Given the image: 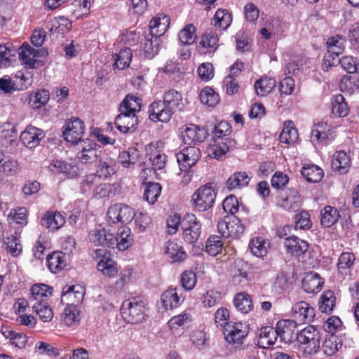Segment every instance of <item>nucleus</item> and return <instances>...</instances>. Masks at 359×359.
<instances>
[{"instance_id":"obj_1","label":"nucleus","mask_w":359,"mask_h":359,"mask_svg":"<svg viewBox=\"0 0 359 359\" xmlns=\"http://www.w3.org/2000/svg\"><path fill=\"white\" fill-rule=\"evenodd\" d=\"M231 133V126L227 121H220L215 126L212 137L207 149L210 157L219 159L229 151L228 136Z\"/></svg>"},{"instance_id":"obj_2","label":"nucleus","mask_w":359,"mask_h":359,"mask_svg":"<svg viewBox=\"0 0 359 359\" xmlns=\"http://www.w3.org/2000/svg\"><path fill=\"white\" fill-rule=\"evenodd\" d=\"M225 340L231 348L239 354L243 353L248 346L244 344V341L249 334L248 326L241 322H234L223 330Z\"/></svg>"},{"instance_id":"obj_3","label":"nucleus","mask_w":359,"mask_h":359,"mask_svg":"<svg viewBox=\"0 0 359 359\" xmlns=\"http://www.w3.org/2000/svg\"><path fill=\"white\" fill-rule=\"evenodd\" d=\"M296 340L303 349L304 353L313 355L320 348L321 335L319 330L309 325L297 333Z\"/></svg>"},{"instance_id":"obj_4","label":"nucleus","mask_w":359,"mask_h":359,"mask_svg":"<svg viewBox=\"0 0 359 359\" xmlns=\"http://www.w3.org/2000/svg\"><path fill=\"white\" fill-rule=\"evenodd\" d=\"M121 313L128 323H139L145 317V303L142 299L136 297L126 299L121 305Z\"/></svg>"},{"instance_id":"obj_5","label":"nucleus","mask_w":359,"mask_h":359,"mask_svg":"<svg viewBox=\"0 0 359 359\" xmlns=\"http://www.w3.org/2000/svg\"><path fill=\"white\" fill-rule=\"evenodd\" d=\"M217 193L210 184L198 189L192 195L191 202L194 210L205 212L211 208L215 201Z\"/></svg>"},{"instance_id":"obj_6","label":"nucleus","mask_w":359,"mask_h":359,"mask_svg":"<svg viewBox=\"0 0 359 359\" xmlns=\"http://www.w3.org/2000/svg\"><path fill=\"white\" fill-rule=\"evenodd\" d=\"M218 232L224 238H239L245 232V226L236 216H226L217 222Z\"/></svg>"},{"instance_id":"obj_7","label":"nucleus","mask_w":359,"mask_h":359,"mask_svg":"<svg viewBox=\"0 0 359 359\" xmlns=\"http://www.w3.org/2000/svg\"><path fill=\"white\" fill-rule=\"evenodd\" d=\"M181 229L184 241L189 244L196 243L202 233V225L200 220L192 213H187L184 215Z\"/></svg>"},{"instance_id":"obj_8","label":"nucleus","mask_w":359,"mask_h":359,"mask_svg":"<svg viewBox=\"0 0 359 359\" xmlns=\"http://www.w3.org/2000/svg\"><path fill=\"white\" fill-rule=\"evenodd\" d=\"M146 155L154 170L163 169L167 163V155L164 153V142L153 141L145 147Z\"/></svg>"},{"instance_id":"obj_9","label":"nucleus","mask_w":359,"mask_h":359,"mask_svg":"<svg viewBox=\"0 0 359 359\" xmlns=\"http://www.w3.org/2000/svg\"><path fill=\"white\" fill-rule=\"evenodd\" d=\"M135 216L134 209L123 203H115L111 205L107 212V222L109 224L116 223H130Z\"/></svg>"},{"instance_id":"obj_10","label":"nucleus","mask_w":359,"mask_h":359,"mask_svg":"<svg viewBox=\"0 0 359 359\" xmlns=\"http://www.w3.org/2000/svg\"><path fill=\"white\" fill-rule=\"evenodd\" d=\"M175 156L180 170L186 172L198 161L201 157V152L196 146H188L177 152Z\"/></svg>"},{"instance_id":"obj_11","label":"nucleus","mask_w":359,"mask_h":359,"mask_svg":"<svg viewBox=\"0 0 359 359\" xmlns=\"http://www.w3.org/2000/svg\"><path fill=\"white\" fill-rule=\"evenodd\" d=\"M278 205L288 212H296L302 205V198L299 191L290 188L278 196Z\"/></svg>"},{"instance_id":"obj_12","label":"nucleus","mask_w":359,"mask_h":359,"mask_svg":"<svg viewBox=\"0 0 359 359\" xmlns=\"http://www.w3.org/2000/svg\"><path fill=\"white\" fill-rule=\"evenodd\" d=\"M85 133L84 123L79 118L72 117L66 122L63 137L72 144H77L82 140Z\"/></svg>"},{"instance_id":"obj_13","label":"nucleus","mask_w":359,"mask_h":359,"mask_svg":"<svg viewBox=\"0 0 359 359\" xmlns=\"http://www.w3.org/2000/svg\"><path fill=\"white\" fill-rule=\"evenodd\" d=\"M97 163V173L100 178H107L117 171V163L114 158L109 156L107 150H100Z\"/></svg>"},{"instance_id":"obj_14","label":"nucleus","mask_w":359,"mask_h":359,"mask_svg":"<svg viewBox=\"0 0 359 359\" xmlns=\"http://www.w3.org/2000/svg\"><path fill=\"white\" fill-rule=\"evenodd\" d=\"M294 320L299 323H309L313 321L316 310L306 301H299L292 307Z\"/></svg>"},{"instance_id":"obj_15","label":"nucleus","mask_w":359,"mask_h":359,"mask_svg":"<svg viewBox=\"0 0 359 359\" xmlns=\"http://www.w3.org/2000/svg\"><path fill=\"white\" fill-rule=\"evenodd\" d=\"M42 51L36 50L27 43H24L19 48V59L28 68L35 69L43 65L41 60L36 59Z\"/></svg>"},{"instance_id":"obj_16","label":"nucleus","mask_w":359,"mask_h":359,"mask_svg":"<svg viewBox=\"0 0 359 359\" xmlns=\"http://www.w3.org/2000/svg\"><path fill=\"white\" fill-rule=\"evenodd\" d=\"M85 290L80 285L65 286L62 292L61 302L68 306H75L81 304L84 298Z\"/></svg>"},{"instance_id":"obj_17","label":"nucleus","mask_w":359,"mask_h":359,"mask_svg":"<svg viewBox=\"0 0 359 359\" xmlns=\"http://www.w3.org/2000/svg\"><path fill=\"white\" fill-rule=\"evenodd\" d=\"M297 323L291 319L279 320L276 325L278 337L281 341L290 343L296 339Z\"/></svg>"},{"instance_id":"obj_18","label":"nucleus","mask_w":359,"mask_h":359,"mask_svg":"<svg viewBox=\"0 0 359 359\" xmlns=\"http://www.w3.org/2000/svg\"><path fill=\"white\" fill-rule=\"evenodd\" d=\"M111 249H118L124 251L132 246L134 238L131 230L128 226H122L117 231L116 235L112 233Z\"/></svg>"},{"instance_id":"obj_19","label":"nucleus","mask_w":359,"mask_h":359,"mask_svg":"<svg viewBox=\"0 0 359 359\" xmlns=\"http://www.w3.org/2000/svg\"><path fill=\"white\" fill-rule=\"evenodd\" d=\"M219 46L217 34L210 31L202 34L196 48L201 55H211L217 50Z\"/></svg>"},{"instance_id":"obj_20","label":"nucleus","mask_w":359,"mask_h":359,"mask_svg":"<svg viewBox=\"0 0 359 359\" xmlns=\"http://www.w3.org/2000/svg\"><path fill=\"white\" fill-rule=\"evenodd\" d=\"M149 118L153 122H168L172 116L171 111L162 100L154 101L148 108Z\"/></svg>"},{"instance_id":"obj_21","label":"nucleus","mask_w":359,"mask_h":359,"mask_svg":"<svg viewBox=\"0 0 359 359\" xmlns=\"http://www.w3.org/2000/svg\"><path fill=\"white\" fill-rule=\"evenodd\" d=\"M138 122V117L136 114L120 111L115 118L114 124L120 133L127 134L132 133L135 130Z\"/></svg>"},{"instance_id":"obj_22","label":"nucleus","mask_w":359,"mask_h":359,"mask_svg":"<svg viewBox=\"0 0 359 359\" xmlns=\"http://www.w3.org/2000/svg\"><path fill=\"white\" fill-rule=\"evenodd\" d=\"M208 131L195 124H189L182 133V137L185 144L192 146L196 143L203 142L208 137Z\"/></svg>"},{"instance_id":"obj_23","label":"nucleus","mask_w":359,"mask_h":359,"mask_svg":"<svg viewBox=\"0 0 359 359\" xmlns=\"http://www.w3.org/2000/svg\"><path fill=\"white\" fill-rule=\"evenodd\" d=\"M133 273V269L130 267H126L122 269L118 274V279L114 283L104 287L107 293L114 295L122 292L126 285L131 281Z\"/></svg>"},{"instance_id":"obj_24","label":"nucleus","mask_w":359,"mask_h":359,"mask_svg":"<svg viewBox=\"0 0 359 359\" xmlns=\"http://www.w3.org/2000/svg\"><path fill=\"white\" fill-rule=\"evenodd\" d=\"M162 101L172 114L176 111H183L185 107L182 95L175 89L165 91L163 93Z\"/></svg>"},{"instance_id":"obj_25","label":"nucleus","mask_w":359,"mask_h":359,"mask_svg":"<svg viewBox=\"0 0 359 359\" xmlns=\"http://www.w3.org/2000/svg\"><path fill=\"white\" fill-rule=\"evenodd\" d=\"M44 137L45 135L42 130L32 126H28L21 133L20 140L27 147L32 149L37 147Z\"/></svg>"},{"instance_id":"obj_26","label":"nucleus","mask_w":359,"mask_h":359,"mask_svg":"<svg viewBox=\"0 0 359 359\" xmlns=\"http://www.w3.org/2000/svg\"><path fill=\"white\" fill-rule=\"evenodd\" d=\"M164 252L172 262H182L187 257L182 242L176 239L170 240L165 243Z\"/></svg>"},{"instance_id":"obj_27","label":"nucleus","mask_w":359,"mask_h":359,"mask_svg":"<svg viewBox=\"0 0 359 359\" xmlns=\"http://www.w3.org/2000/svg\"><path fill=\"white\" fill-rule=\"evenodd\" d=\"M65 217L57 211H47L41 219V224L49 231H55L65 225Z\"/></svg>"},{"instance_id":"obj_28","label":"nucleus","mask_w":359,"mask_h":359,"mask_svg":"<svg viewBox=\"0 0 359 359\" xmlns=\"http://www.w3.org/2000/svg\"><path fill=\"white\" fill-rule=\"evenodd\" d=\"M185 297L182 294H179L177 289L168 288L161 296V302L165 309L172 310L179 307L184 301Z\"/></svg>"},{"instance_id":"obj_29","label":"nucleus","mask_w":359,"mask_h":359,"mask_svg":"<svg viewBox=\"0 0 359 359\" xmlns=\"http://www.w3.org/2000/svg\"><path fill=\"white\" fill-rule=\"evenodd\" d=\"M284 245L287 252L297 257L303 255L309 249V243L296 236L286 238Z\"/></svg>"},{"instance_id":"obj_30","label":"nucleus","mask_w":359,"mask_h":359,"mask_svg":"<svg viewBox=\"0 0 359 359\" xmlns=\"http://www.w3.org/2000/svg\"><path fill=\"white\" fill-rule=\"evenodd\" d=\"M112 233L101 226L91 230L88 233L90 242L95 246H107L111 248Z\"/></svg>"},{"instance_id":"obj_31","label":"nucleus","mask_w":359,"mask_h":359,"mask_svg":"<svg viewBox=\"0 0 359 359\" xmlns=\"http://www.w3.org/2000/svg\"><path fill=\"white\" fill-rule=\"evenodd\" d=\"M351 165L350 156L344 151H337L332 156L331 166L334 172L346 174Z\"/></svg>"},{"instance_id":"obj_32","label":"nucleus","mask_w":359,"mask_h":359,"mask_svg":"<svg viewBox=\"0 0 359 359\" xmlns=\"http://www.w3.org/2000/svg\"><path fill=\"white\" fill-rule=\"evenodd\" d=\"M48 168L53 173L63 174L68 178H73L77 175L76 167L62 160H53Z\"/></svg>"},{"instance_id":"obj_33","label":"nucleus","mask_w":359,"mask_h":359,"mask_svg":"<svg viewBox=\"0 0 359 359\" xmlns=\"http://www.w3.org/2000/svg\"><path fill=\"white\" fill-rule=\"evenodd\" d=\"M323 284V279L318 273L309 272L304 277L302 287L306 293H317L321 290Z\"/></svg>"},{"instance_id":"obj_34","label":"nucleus","mask_w":359,"mask_h":359,"mask_svg":"<svg viewBox=\"0 0 359 359\" xmlns=\"http://www.w3.org/2000/svg\"><path fill=\"white\" fill-rule=\"evenodd\" d=\"M251 180V177L247 172L238 171L231 174L225 185L228 190L233 191L236 189H241L246 187Z\"/></svg>"},{"instance_id":"obj_35","label":"nucleus","mask_w":359,"mask_h":359,"mask_svg":"<svg viewBox=\"0 0 359 359\" xmlns=\"http://www.w3.org/2000/svg\"><path fill=\"white\" fill-rule=\"evenodd\" d=\"M355 260V257L353 252H344L340 255L337 266L339 273L344 278L351 276Z\"/></svg>"},{"instance_id":"obj_36","label":"nucleus","mask_w":359,"mask_h":359,"mask_svg":"<svg viewBox=\"0 0 359 359\" xmlns=\"http://www.w3.org/2000/svg\"><path fill=\"white\" fill-rule=\"evenodd\" d=\"M142 100L134 95L128 94L119 104V111L136 114L141 109Z\"/></svg>"},{"instance_id":"obj_37","label":"nucleus","mask_w":359,"mask_h":359,"mask_svg":"<svg viewBox=\"0 0 359 359\" xmlns=\"http://www.w3.org/2000/svg\"><path fill=\"white\" fill-rule=\"evenodd\" d=\"M29 301L34 303H46L52 295V287L46 284H35L30 290Z\"/></svg>"},{"instance_id":"obj_38","label":"nucleus","mask_w":359,"mask_h":359,"mask_svg":"<svg viewBox=\"0 0 359 359\" xmlns=\"http://www.w3.org/2000/svg\"><path fill=\"white\" fill-rule=\"evenodd\" d=\"M298 139L299 133L297 129L294 127L293 121L290 120L285 121L279 136L280 141L282 143L290 144L297 142Z\"/></svg>"},{"instance_id":"obj_39","label":"nucleus","mask_w":359,"mask_h":359,"mask_svg":"<svg viewBox=\"0 0 359 359\" xmlns=\"http://www.w3.org/2000/svg\"><path fill=\"white\" fill-rule=\"evenodd\" d=\"M336 300L333 291L330 290L324 291L319 298V311L323 313L331 314L336 306Z\"/></svg>"},{"instance_id":"obj_40","label":"nucleus","mask_w":359,"mask_h":359,"mask_svg":"<svg viewBox=\"0 0 359 359\" xmlns=\"http://www.w3.org/2000/svg\"><path fill=\"white\" fill-rule=\"evenodd\" d=\"M101 149H96V144L91 142L83 146L81 151L78 152L77 157L83 163H89L97 161Z\"/></svg>"},{"instance_id":"obj_41","label":"nucleus","mask_w":359,"mask_h":359,"mask_svg":"<svg viewBox=\"0 0 359 359\" xmlns=\"http://www.w3.org/2000/svg\"><path fill=\"white\" fill-rule=\"evenodd\" d=\"M342 339L340 335L330 334L322 346L324 353L327 356L334 355L342 346Z\"/></svg>"},{"instance_id":"obj_42","label":"nucleus","mask_w":359,"mask_h":359,"mask_svg":"<svg viewBox=\"0 0 359 359\" xmlns=\"http://www.w3.org/2000/svg\"><path fill=\"white\" fill-rule=\"evenodd\" d=\"M47 266L53 273L62 270L66 266V257L62 252H53L47 256Z\"/></svg>"},{"instance_id":"obj_43","label":"nucleus","mask_w":359,"mask_h":359,"mask_svg":"<svg viewBox=\"0 0 359 359\" xmlns=\"http://www.w3.org/2000/svg\"><path fill=\"white\" fill-rule=\"evenodd\" d=\"M332 113L338 117H345L348 115L350 109L344 97L337 94L332 98Z\"/></svg>"},{"instance_id":"obj_44","label":"nucleus","mask_w":359,"mask_h":359,"mask_svg":"<svg viewBox=\"0 0 359 359\" xmlns=\"http://www.w3.org/2000/svg\"><path fill=\"white\" fill-rule=\"evenodd\" d=\"M115 61L114 68L123 70L128 68L132 60L133 53L130 48H124L113 55Z\"/></svg>"},{"instance_id":"obj_45","label":"nucleus","mask_w":359,"mask_h":359,"mask_svg":"<svg viewBox=\"0 0 359 359\" xmlns=\"http://www.w3.org/2000/svg\"><path fill=\"white\" fill-rule=\"evenodd\" d=\"M269 246V243L262 236L253 238L249 243L250 252L257 257L266 256L268 252Z\"/></svg>"},{"instance_id":"obj_46","label":"nucleus","mask_w":359,"mask_h":359,"mask_svg":"<svg viewBox=\"0 0 359 359\" xmlns=\"http://www.w3.org/2000/svg\"><path fill=\"white\" fill-rule=\"evenodd\" d=\"M302 175L308 182L316 183L324 176L323 169L316 165H305L301 171Z\"/></svg>"},{"instance_id":"obj_47","label":"nucleus","mask_w":359,"mask_h":359,"mask_svg":"<svg viewBox=\"0 0 359 359\" xmlns=\"http://www.w3.org/2000/svg\"><path fill=\"white\" fill-rule=\"evenodd\" d=\"M158 37L154 35L149 34V36L144 38L142 48L146 58L152 59L158 53Z\"/></svg>"},{"instance_id":"obj_48","label":"nucleus","mask_w":359,"mask_h":359,"mask_svg":"<svg viewBox=\"0 0 359 359\" xmlns=\"http://www.w3.org/2000/svg\"><path fill=\"white\" fill-rule=\"evenodd\" d=\"M178 39L181 45L193 44L196 39V27L193 24L186 25L178 33Z\"/></svg>"},{"instance_id":"obj_49","label":"nucleus","mask_w":359,"mask_h":359,"mask_svg":"<svg viewBox=\"0 0 359 359\" xmlns=\"http://www.w3.org/2000/svg\"><path fill=\"white\" fill-rule=\"evenodd\" d=\"M170 18L164 15L162 19L154 18L149 22L150 35L161 36L165 33L169 26Z\"/></svg>"},{"instance_id":"obj_50","label":"nucleus","mask_w":359,"mask_h":359,"mask_svg":"<svg viewBox=\"0 0 359 359\" xmlns=\"http://www.w3.org/2000/svg\"><path fill=\"white\" fill-rule=\"evenodd\" d=\"M232 21V16L226 9L219 8L212 19L215 27L222 29H227Z\"/></svg>"},{"instance_id":"obj_51","label":"nucleus","mask_w":359,"mask_h":359,"mask_svg":"<svg viewBox=\"0 0 359 359\" xmlns=\"http://www.w3.org/2000/svg\"><path fill=\"white\" fill-rule=\"evenodd\" d=\"M339 213L334 207L327 205L321 211L320 222L325 227H331L339 219Z\"/></svg>"},{"instance_id":"obj_52","label":"nucleus","mask_w":359,"mask_h":359,"mask_svg":"<svg viewBox=\"0 0 359 359\" xmlns=\"http://www.w3.org/2000/svg\"><path fill=\"white\" fill-rule=\"evenodd\" d=\"M199 97L203 104L210 107H215L220 101L219 95L209 86H206L201 90Z\"/></svg>"},{"instance_id":"obj_53","label":"nucleus","mask_w":359,"mask_h":359,"mask_svg":"<svg viewBox=\"0 0 359 359\" xmlns=\"http://www.w3.org/2000/svg\"><path fill=\"white\" fill-rule=\"evenodd\" d=\"M236 308L243 313H248L253 309L250 296L245 292L238 293L233 300Z\"/></svg>"},{"instance_id":"obj_54","label":"nucleus","mask_w":359,"mask_h":359,"mask_svg":"<svg viewBox=\"0 0 359 359\" xmlns=\"http://www.w3.org/2000/svg\"><path fill=\"white\" fill-rule=\"evenodd\" d=\"M254 86L257 95L265 96L276 86V81L267 76L261 77L255 81Z\"/></svg>"},{"instance_id":"obj_55","label":"nucleus","mask_w":359,"mask_h":359,"mask_svg":"<svg viewBox=\"0 0 359 359\" xmlns=\"http://www.w3.org/2000/svg\"><path fill=\"white\" fill-rule=\"evenodd\" d=\"M96 268L104 276L114 278L118 273L117 263L111 257L98 262Z\"/></svg>"},{"instance_id":"obj_56","label":"nucleus","mask_w":359,"mask_h":359,"mask_svg":"<svg viewBox=\"0 0 359 359\" xmlns=\"http://www.w3.org/2000/svg\"><path fill=\"white\" fill-rule=\"evenodd\" d=\"M161 193V186L158 182L145 184L143 197L149 204H154Z\"/></svg>"},{"instance_id":"obj_57","label":"nucleus","mask_w":359,"mask_h":359,"mask_svg":"<svg viewBox=\"0 0 359 359\" xmlns=\"http://www.w3.org/2000/svg\"><path fill=\"white\" fill-rule=\"evenodd\" d=\"M117 189L118 185L116 184H100L95 188L93 192V196L97 199L104 198H109L115 196Z\"/></svg>"},{"instance_id":"obj_58","label":"nucleus","mask_w":359,"mask_h":359,"mask_svg":"<svg viewBox=\"0 0 359 359\" xmlns=\"http://www.w3.org/2000/svg\"><path fill=\"white\" fill-rule=\"evenodd\" d=\"M223 245L224 243L220 236L212 235L206 241L205 252L209 255L215 257L222 252Z\"/></svg>"},{"instance_id":"obj_59","label":"nucleus","mask_w":359,"mask_h":359,"mask_svg":"<svg viewBox=\"0 0 359 359\" xmlns=\"http://www.w3.org/2000/svg\"><path fill=\"white\" fill-rule=\"evenodd\" d=\"M50 100L48 90L40 89L29 97V104L33 109H39L46 105Z\"/></svg>"},{"instance_id":"obj_60","label":"nucleus","mask_w":359,"mask_h":359,"mask_svg":"<svg viewBox=\"0 0 359 359\" xmlns=\"http://www.w3.org/2000/svg\"><path fill=\"white\" fill-rule=\"evenodd\" d=\"M2 247L14 257H17L22 252V245L20 241L13 235H11L4 238Z\"/></svg>"},{"instance_id":"obj_61","label":"nucleus","mask_w":359,"mask_h":359,"mask_svg":"<svg viewBox=\"0 0 359 359\" xmlns=\"http://www.w3.org/2000/svg\"><path fill=\"white\" fill-rule=\"evenodd\" d=\"M278 332L276 327L266 326L260 330V341L267 346L273 345L278 338Z\"/></svg>"},{"instance_id":"obj_62","label":"nucleus","mask_w":359,"mask_h":359,"mask_svg":"<svg viewBox=\"0 0 359 359\" xmlns=\"http://www.w3.org/2000/svg\"><path fill=\"white\" fill-rule=\"evenodd\" d=\"M62 320L67 326H74L80 321L79 313L75 306H68L65 309L62 316Z\"/></svg>"},{"instance_id":"obj_63","label":"nucleus","mask_w":359,"mask_h":359,"mask_svg":"<svg viewBox=\"0 0 359 359\" xmlns=\"http://www.w3.org/2000/svg\"><path fill=\"white\" fill-rule=\"evenodd\" d=\"M138 156L139 154L137 149H130L128 151L120 152L118 161L124 168H129L131 165L136 163Z\"/></svg>"},{"instance_id":"obj_64","label":"nucleus","mask_w":359,"mask_h":359,"mask_svg":"<svg viewBox=\"0 0 359 359\" xmlns=\"http://www.w3.org/2000/svg\"><path fill=\"white\" fill-rule=\"evenodd\" d=\"M341 68L349 74L359 72V60L357 57L347 55L339 60Z\"/></svg>"}]
</instances>
